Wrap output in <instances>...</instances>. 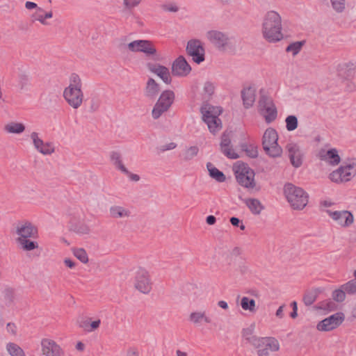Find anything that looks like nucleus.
Listing matches in <instances>:
<instances>
[{"instance_id":"obj_30","label":"nucleus","mask_w":356,"mask_h":356,"mask_svg":"<svg viewBox=\"0 0 356 356\" xmlns=\"http://www.w3.org/2000/svg\"><path fill=\"white\" fill-rule=\"evenodd\" d=\"M110 159L115 168L122 172H127V168L122 163L121 154L116 151L110 153Z\"/></svg>"},{"instance_id":"obj_42","label":"nucleus","mask_w":356,"mask_h":356,"mask_svg":"<svg viewBox=\"0 0 356 356\" xmlns=\"http://www.w3.org/2000/svg\"><path fill=\"white\" fill-rule=\"evenodd\" d=\"M241 306L245 311L255 312V301L253 299L243 297L241 300Z\"/></svg>"},{"instance_id":"obj_53","label":"nucleus","mask_w":356,"mask_h":356,"mask_svg":"<svg viewBox=\"0 0 356 356\" xmlns=\"http://www.w3.org/2000/svg\"><path fill=\"white\" fill-rule=\"evenodd\" d=\"M163 10L171 13H176L179 10V7L175 3H168L162 6Z\"/></svg>"},{"instance_id":"obj_45","label":"nucleus","mask_w":356,"mask_h":356,"mask_svg":"<svg viewBox=\"0 0 356 356\" xmlns=\"http://www.w3.org/2000/svg\"><path fill=\"white\" fill-rule=\"evenodd\" d=\"M141 3V0H123V8L125 10L132 11Z\"/></svg>"},{"instance_id":"obj_49","label":"nucleus","mask_w":356,"mask_h":356,"mask_svg":"<svg viewBox=\"0 0 356 356\" xmlns=\"http://www.w3.org/2000/svg\"><path fill=\"white\" fill-rule=\"evenodd\" d=\"M346 291L341 286L340 289L332 292V298L337 302H342L346 298Z\"/></svg>"},{"instance_id":"obj_62","label":"nucleus","mask_w":356,"mask_h":356,"mask_svg":"<svg viewBox=\"0 0 356 356\" xmlns=\"http://www.w3.org/2000/svg\"><path fill=\"white\" fill-rule=\"evenodd\" d=\"M25 8L28 10H32V9H34V8H36V10H38V8H39L38 6V5L34 3V2H32V1H26V3H25Z\"/></svg>"},{"instance_id":"obj_19","label":"nucleus","mask_w":356,"mask_h":356,"mask_svg":"<svg viewBox=\"0 0 356 356\" xmlns=\"http://www.w3.org/2000/svg\"><path fill=\"white\" fill-rule=\"evenodd\" d=\"M191 71V67L182 56H179L172 64V74L175 76H186Z\"/></svg>"},{"instance_id":"obj_58","label":"nucleus","mask_w":356,"mask_h":356,"mask_svg":"<svg viewBox=\"0 0 356 356\" xmlns=\"http://www.w3.org/2000/svg\"><path fill=\"white\" fill-rule=\"evenodd\" d=\"M89 325L90 322L88 320H81L79 321V326L88 332H89Z\"/></svg>"},{"instance_id":"obj_20","label":"nucleus","mask_w":356,"mask_h":356,"mask_svg":"<svg viewBox=\"0 0 356 356\" xmlns=\"http://www.w3.org/2000/svg\"><path fill=\"white\" fill-rule=\"evenodd\" d=\"M146 66L149 71L159 76L165 83H171L172 78L168 67L160 64L152 63H147Z\"/></svg>"},{"instance_id":"obj_41","label":"nucleus","mask_w":356,"mask_h":356,"mask_svg":"<svg viewBox=\"0 0 356 356\" xmlns=\"http://www.w3.org/2000/svg\"><path fill=\"white\" fill-rule=\"evenodd\" d=\"M318 290L314 289L307 292L303 297V302L307 306L312 305L316 300L318 295Z\"/></svg>"},{"instance_id":"obj_63","label":"nucleus","mask_w":356,"mask_h":356,"mask_svg":"<svg viewBox=\"0 0 356 356\" xmlns=\"http://www.w3.org/2000/svg\"><path fill=\"white\" fill-rule=\"evenodd\" d=\"M206 222L208 225H214L216 222V218L214 216L210 215L208 216L206 218Z\"/></svg>"},{"instance_id":"obj_2","label":"nucleus","mask_w":356,"mask_h":356,"mask_svg":"<svg viewBox=\"0 0 356 356\" xmlns=\"http://www.w3.org/2000/svg\"><path fill=\"white\" fill-rule=\"evenodd\" d=\"M69 86L63 90V97L67 103L74 109L79 108L83 102L82 81L80 76L72 73L69 79Z\"/></svg>"},{"instance_id":"obj_8","label":"nucleus","mask_w":356,"mask_h":356,"mask_svg":"<svg viewBox=\"0 0 356 356\" xmlns=\"http://www.w3.org/2000/svg\"><path fill=\"white\" fill-rule=\"evenodd\" d=\"M356 175V159H349L343 165L330 174V179L335 183L350 181Z\"/></svg>"},{"instance_id":"obj_22","label":"nucleus","mask_w":356,"mask_h":356,"mask_svg":"<svg viewBox=\"0 0 356 356\" xmlns=\"http://www.w3.org/2000/svg\"><path fill=\"white\" fill-rule=\"evenodd\" d=\"M286 149L292 165L295 168H299L302 163V159L298 145L294 143H289L286 145Z\"/></svg>"},{"instance_id":"obj_1","label":"nucleus","mask_w":356,"mask_h":356,"mask_svg":"<svg viewBox=\"0 0 356 356\" xmlns=\"http://www.w3.org/2000/svg\"><path fill=\"white\" fill-rule=\"evenodd\" d=\"M261 33L268 42L275 43L284 38L282 33V19L275 10L267 11L262 19Z\"/></svg>"},{"instance_id":"obj_29","label":"nucleus","mask_w":356,"mask_h":356,"mask_svg":"<svg viewBox=\"0 0 356 356\" xmlns=\"http://www.w3.org/2000/svg\"><path fill=\"white\" fill-rule=\"evenodd\" d=\"M189 321L194 325H199L204 321L206 323H210L211 320L207 316L205 312H191L188 317Z\"/></svg>"},{"instance_id":"obj_21","label":"nucleus","mask_w":356,"mask_h":356,"mask_svg":"<svg viewBox=\"0 0 356 356\" xmlns=\"http://www.w3.org/2000/svg\"><path fill=\"white\" fill-rule=\"evenodd\" d=\"M317 156L320 160L325 161L331 165H337L341 161L338 151L335 148L329 150L321 149L319 150Z\"/></svg>"},{"instance_id":"obj_38","label":"nucleus","mask_w":356,"mask_h":356,"mask_svg":"<svg viewBox=\"0 0 356 356\" xmlns=\"http://www.w3.org/2000/svg\"><path fill=\"white\" fill-rule=\"evenodd\" d=\"M275 106L273 103V99L266 95H261L260 97L259 101V112H261L267 108H271L272 106Z\"/></svg>"},{"instance_id":"obj_5","label":"nucleus","mask_w":356,"mask_h":356,"mask_svg":"<svg viewBox=\"0 0 356 356\" xmlns=\"http://www.w3.org/2000/svg\"><path fill=\"white\" fill-rule=\"evenodd\" d=\"M120 49L127 47L131 52H143L147 56H152L155 60H160V56L152 42L147 40H137L132 41L127 44L120 43L118 46Z\"/></svg>"},{"instance_id":"obj_18","label":"nucleus","mask_w":356,"mask_h":356,"mask_svg":"<svg viewBox=\"0 0 356 356\" xmlns=\"http://www.w3.org/2000/svg\"><path fill=\"white\" fill-rule=\"evenodd\" d=\"M327 213L333 220L343 227H349L354 220L353 214L346 210L334 211L327 210Z\"/></svg>"},{"instance_id":"obj_40","label":"nucleus","mask_w":356,"mask_h":356,"mask_svg":"<svg viewBox=\"0 0 356 356\" xmlns=\"http://www.w3.org/2000/svg\"><path fill=\"white\" fill-rule=\"evenodd\" d=\"M6 349L11 356H25L24 350L16 343H8Z\"/></svg>"},{"instance_id":"obj_13","label":"nucleus","mask_w":356,"mask_h":356,"mask_svg":"<svg viewBox=\"0 0 356 356\" xmlns=\"http://www.w3.org/2000/svg\"><path fill=\"white\" fill-rule=\"evenodd\" d=\"M344 320V314L341 312L335 313L321 321L316 329L321 332H329L339 327Z\"/></svg>"},{"instance_id":"obj_28","label":"nucleus","mask_w":356,"mask_h":356,"mask_svg":"<svg viewBox=\"0 0 356 356\" xmlns=\"http://www.w3.org/2000/svg\"><path fill=\"white\" fill-rule=\"evenodd\" d=\"M110 216L113 218H129L131 211L121 206H112L109 209Z\"/></svg>"},{"instance_id":"obj_46","label":"nucleus","mask_w":356,"mask_h":356,"mask_svg":"<svg viewBox=\"0 0 356 356\" xmlns=\"http://www.w3.org/2000/svg\"><path fill=\"white\" fill-rule=\"evenodd\" d=\"M74 255L82 263L88 262V257L86 250L83 248H78L74 250Z\"/></svg>"},{"instance_id":"obj_7","label":"nucleus","mask_w":356,"mask_h":356,"mask_svg":"<svg viewBox=\"0 0 356 356\" xmlns=\"http://www.w3.org/2000/svg\"><path fill=\"white\" fill-rule=\"evenodd\" d=\"M249 343L257 350L258 356H269L270 352L280 349L278 341L273 337L249 338Z\"/></svg>"},{"instance_id":"obj_50","label":"nucleus","mask_w":356,"mask_h":356,"mask_svg":"<svg viewBox=\"0 0 356 356\" xmlns=\"http://www.w3.org/2000/svg\"><path fill=\"white\" fill-rule=\"evenodd\" d=\"M3 296H4L5 300L8 304H11L15 299V290L12 288H6L3 291Z\"/></svg>"},{"instance_id":"obj_26","label":"nucleus","mask_w":356,"mask_h":356,"mask_svg":"<svg viewBox=\"0 0 356 356\" xmlns=\"http://www.w3.org/2000/svg\"><path fill=\"white\" fill-rule=\"evenodd\" d=\"M3 131L10 134H21L25 131V125L22 122L12 121L4 125Z\"/></svg>"},{"instance_id":"obj_15","label":"nucleus","mask_w":356,"mask_h":356,"mask_svg":"<svg viewBox=\"0 0 356 356\" xmlns=\"http://www.w3.org/2000/svg\"><path fill=\"white\" fill-rule=\"evenodd\" d=\"M30 138L33 142L34 148L40 154L43 155H51L55 152L54 144L51 142L44 143L43 140L40 138L38 132H31Z\"/></svg>"},{"instance_id":"obj_48","label":"nucleus","mask_w":356,"mask_h":356,"mask_svg":"<svg viewBox=\"0 0 356 356\" xmlns=\"http://www.w3.org/2000/svg\"><path fill=\"white\" fill-rule=\"evenodd\" d=\"M215 86L211 81L205 82L203 88L204 98H209L214 92Z\"/></svg>"},{"instance_id":"obj_52","label":"nucleus","mask_w":356,"mask_h":356,"mask_svg":"<svg viewBox=\"0 0 356 356\" xmlns=\"http://www.w3.org/2000/svg\"><path fill=\"white\" fill-rule=\"evenodd\" d=\"M333 8L339 13L342 12L345 8V0H330Z\"/></svg>"},{"instance_id":"obj_51","label":"nucleus","mask_w":356,"mask_h":356,"mask_svg":"<svg viewBox=\"0 0 356 356\" xmlns=\"http://www.w3.org/2000/svg\"><path fill=\"white\" fill-rule=\"evenodd\" d=\"M243 149L250 158H257L258 156L257 147L253 145H243Z\"/></svg>"},{"instance_id":"obj_23","label":"nucleus","mask_w":356,"mask_h":356,"mask_svg":"<svg viewBox=\"0 0 356 356\" xmlns=\"http://www.w3.org/2000/svg\"><path fill=\"white\" fill-rule=\"evenodd\" d=\"M230 144L231 140L229 136L223 134L220 142L221 151L229 159H236L238 158V155L230 147Z\"/></svg>"},{"instance_id":"obj_12","label":"nucleus","mask_w":356,"mask_h":356,"mask_svg":"<svg viewBox=\"0 0 356 356\" xmlns=\"http://www.w3.org/2000/svg\"><path fill=\"white\" fill-rule=\"evenodd\" d=\"M152 282L148 271L144 268H139L135 276L134 286L140 292L147 294L152 290Z\"/></svg>"},{"instance_id":"obj_25","label":"nucleus","mask_w":356,"mask_h":356,"mask_svg":"<svg viewBox=\"0 0 356 356\" xmlns=\"http://www.w3.org/2000/svg\"><path fill=\"white\" fill-rule=\"evenodd\" d=\"M244 106L246 108L251 107L255 101V90L251 87L244 88L241 91Z\"/></svg>"},{"instance_id":"obj_56","label":"nucleus","mask_w":356,"mask_h":356,"mask_svg":"<svg viewBox=\"0 0 356 356\" xmlns=\"http://www.w3.org/2000/svg\"><path fill=\"white\" fill-rule=\"evenodd\" d=\"M101 324V320L97 319L94 321H92L90 323L89 325V332H93L99 328V325Z\"/></svg>"},{"instance_id":"obj_16","label":"nucleus","mask_w":356,"mask_h":356,"mask_svg":"<svg viewBox=\"0 0 356 356\" xmlns=\"http://www.w3.org/2000/svg\"><path fill=\"white\" fill-rule=\"evenodd\" d=\"M209 40L220 51H223L230 44L228 35L218 31H209L207 33Z\"/></svg>"},{"instance_id":"obj_43","label":"nucleus","mask_w":356,"mask_h":356,"mask_svg":"<svg viewBox=\"0 0 356 356\" xmlns=\"http://www.w3.org/2000/svg\"><path fill=\"white\" fill-rule=\"evenodd\" d=\"M286 128L289 131L295 130L298 127V118L295 115H289L286 120Z\"/></svg>"},{"instance_id":"obj_61","label":"nucleus","mask_w":356,"mask_h":356,"mask_svg":"<svg viewBox=\"0 0 356 356\" xmlns=\"http://www.w3.org/2000/svg\"><path fill=\"white\" fill-rule=\"evenodd\" d=\"M7 331L10 332L12 334L16 333V326L14 323H8L6 326Z\"/></svg>"},{"instance_id":"obj_3","label":"nucleus","mask_w":356,"mask_h":356,"mask_svg":"<svg viewBox=\"0 0 356 356\" xmlns=\"http://www.w3.org/2000/svg\"><path fill=\"white\" fill-rule=\"evenodd\" d=\"M284 193L293 209L301 210L308 203V194L302 188L291 183H287L284 185Z\"/></svg>"},{"instance_id":"obj_31","label":"nucleus","mask_w":356,"mask_h":356,"mask_svg":"<svg viewBox=\"0 0 356 356\" xmlns=\"http://www.w3.org/2000/svg\"><path fill=\"white\" fill-rule=\"evenodd\" d=\"M53 16L52 11L45 12L43 8H38L36 12L32 15L34 20L40 22L43 25H49L47 19L51 18Z\"/></svg>"},{"instance_id":"obj_44","label":"nucleus","mask_w":356,"mask_h":356,"mask_svg":"<svg viewBox=\"0 0 356 356\" xmlns=\"http://www.w3.org/2000/svg\"><path fill=\"white\" fill-rule=\"evenodd\" d=\"M101 105V100L97 96H92L89 99V111L96 112L99 110Z\"/></svg>"},{"instance_id":"obj_60","label":"nucleus","mask_w":356,"mask_h":356,"mask_svg":"<svg viewBox=\"0 0 356 356\" xmlns=\"http://www.w3.org/2000/svg\"><path fill=\"white\" fill-rule=\"evenodd\" d=\"M124 173L129 177V178L130 179L131 181H138L140 180L139 175H138L136 174H133L131 172H129L128 170H127V172H124Z\"/></svg>"},{"instance_id":"obj_4","label":"nucleus","mask_w":356,"mask_h":356,"mask_svg":"<svg viewBox=\"0 0 356 356\" xmlns=\"http://www.w3.org/2000/svg\"><path fill=\"white\" fill-rule=\"evenodd\" d=\"M222 109L218 106H213L209 104H204L200 108L202 120L207 124L208 129L212 134H216L222 127L221 120L218 115Z\"/></svg>"},{"instance_id":"obj_9","label":"nucleus","mask_w":356,"mask_h":356,"mask_svg":"<svg viewBox=\"0 0 356 356\" xmlns=\"http://www.w3.org/2000/svg\"><path fill=\"white\" fill-rule=\"evenodd\" d=\"M175 100L173 91L164 90L160 95L152 111V115L154 120L159 119L163 113L168 111Z\"/></svg>"},{"instance_id":"obj_35","label":"nucleus","mask_w":356,"mask_h":356,"mask_svg":"<svg viewBox=\"0 0 356 356\" xmlns=\"http://www.w3.org/2000/svg\"><path fill=\"white\" fill-rule=\"evenodd\" d=\"M260 113L263 115L266 122L268 124L273 122L277 116V111L275 106L271 108H267V109L260 112Z\"/></svg>"},{"instance_id":"obj_6","label":"nucleus","mask_w":356,"mask_h":356,"mask_svg":"<svg viewBox=\"0 0 356 356\" xmlns=\"http://www.w3.org/2000/svg\"><path fill=\"white\" fill-rule=\"evenodd\" d=\"M278 135L273 128H268L262 137V146L266 154L271 157L280 156L282 149L277 143Z\"/></svg>"},{"instance_id":"obj_32","label":"nucleus","mask_w":356,"mask_h":356,"mask_svg":"<svg viewBox=\"0 0 356 356\" xmlns=\"http://www.w3.org/2000/svg\"><path fill=\"white\" fill-rule=\"evenodd\" d=\"M70 230L78 234H88L90 232L89 227L83 222H71Z\"/></svg>"},{"instance_id":"obj_59","label":"nucleus","mask_w":356,"mask_h":356,"mask_svg":"<svg viewBox=\"0 0 356 356\" xmlns=\"http://www.w3.org/2000/svg\"><path fill=\"white\" fill-rule=\"evenodd\" d=\"M291 307L293 308V312L291 313L290 316H291V318H295L298 316V313H297V311H298L297 302L296 301H293V302H291Z\"/></svg>"},{"instance_id":"obj_27","label":"nucleus","mask_w":356,"mask_h":356,"mask_svg":"<svg viewBox=\"0 0 356 356\" xmlns=\"http://www.w3.org/2000/svg\"><path fill=\"white\" fill-rule=\"evenodd\" d=\"M243 202L254 215H259L264 209L261 202L256 198L242 199Z\"/></svg>"},{"instance_id":"obj_10","label":"nucleus","mask_w":356,"mask_h":356,"mask_svg":"<svg viewBox=\"0 0 356 356\" xmlns=\"http://www.w3.org/2000/svg\"><path fill=\"white\" fill-rule=\"evenodd\" d=\"M234 171L238 183L248 188L255 186L254 172L245 163H239L234 166Z\"/></svg>"},{"instance_id":"obj_24","label":"nucleus","mask_w":356,"mask_h":356,"mask_svg":"<svg viewBox=\"0 0 356 356\" xmlns=\"http://www.w3.org/2000/svg\"><path fill=\"white\" fill-rule=\"evenodd\" d=\"M160 91L159 85L152 78H149L145 88V95L150 99H154Z\"/></svg>"},{"instance_id":"obj_17","label":"nucleus","mask_w":356,"mask_h":356,"mask_svg":"<svg viewBox=\"0 0 356 356\" xmlns=\"http://www.w3.org/2000/svg\"><path fill=\"white\" fill-rule=\"evenodd\" d=\"M41 350L44 356H65V351L60 346L50 339H42Z\"/></svg>"},{"instance_id":"obj_57","label":"nucleus","mask_w":356,"mask_h":356,"mask_svg":"<svg viewBox=\"0 0 356 356\" xmlns=\"http://www.w3.org/2000/svg\"><path fill=\"white\" fill-rule=\"evenodd\" d=\"M243 337L246 341L249 343V338H258L257 337L252 334V331L250 329L244 330L243 332Z\"/></svg>"},{"instance_id":"obj_55","label":"nucleus","mask_w":356,"mask_h":356,"mask_svg":"<svg viewBox=\"0 0 356 356\" xmlns=\"http://www.w3.org/2000/svg\"><path fill=\"white\" fill-rule=\"evenodd\" d=\"M177 147V144L175 143H170L168 144L161 146L159 149L160 152H163L168 150H171Z\"/></svg>"},{"instance_id":"obj_39","label":"nucleus","mask_w":356,"mask_h":356,"mask_svg":"<svg viewBox=\"0 0 356 356\" xmlns=\"http://www.w3.org/2000/svg\"><path fill=\"white\" fill-rule=\"evenodd\" d=\"M305 44V40L292 42L286 47V51L291 52L293 56H296L300 51Z\"/></svg>"},{"instance_id":"obj_33","label":"nucleus","mask_w":356,"mask_h":356,"mask_svg":"<svg viewBox=\"0 0 356 356\" xmlns=\"http://www.w3.org/2000/svg\"><path fill=\"white\" fill-rule=\"evenodd\" d=\"M207 168L211 177L216 179L218 182H223L225 181L226 177L223 172L214 167L212 163H207Z\"/></svg>"},{"instance_id":"obj_36","label":"nucleus","mask_w":356,"mask_h":356,"mask_svg":"<svg viewBox=\"0 0 356 356\" xmlns=\"http://www.w3.org/2000/svg\"><path fill=\"white\" fill-rule=\"evenodd\" d=\"M198 152L199 148L197 146H191L184 151L181 156L184 161H188L195 157Z\"/></svg>"},{"instance_id":"obj_47","label":"nucleus","mask_w":356,"mask_h":356,"mask_svg":"<svg viewBox=\"0 0 356 356\" xmlns=\"http://www.w3.org/2000/svg\"><path fill=\"white\" fill-rule=\"evenodd\" d=\"M341 288L343 289L346 293L354 294L356 293V280H351L347 283L341 285Z\"/></svg>"},{"instance_id":"obj_14","label":"nucleus","mask_w":356,"mask_h":356,"mask_svg":"<svg viewBox=\"0 0 356 356\" xmlns=\"http://www.w3.org/2000/svg\"><path fill=\"white\" fill-rule=\"evenodd\" d=\"M16 234L19 236L17 240L38 237V228L29 221L19 222L16 226Z\"/></svg>"},{"instance_id":"obj_64","label":"nucleus","mask_w":356,"mask_h":356,"mask_svg":"<svg viewBox=\"0 0 356 356\" xmlns=\"http://www.w3.org/2000/svg\"><path fill=\"white\" fill-rule=\"evenodd\" d=\"M65 264L70 268H73L75 266V263L72 259L66 258L64 260Z\"/></svg>"},{"instance_id":"obj_34","label":"nucleus","mask_w":356,"mask_h":356,"mask_svg":"<svg viewBox=\"0 0 356 356\" xmlns=\"http://www.w3.org/2000/svg\"><path fill=\"white\" fill-rule=\"evenodd\" d=\"M31 238L17 240L19 248L24 251H31L38 248V243L35 241H32Z\"/></svg>"},{"instance_id":"obj_54","label":"nucleus","mask_w":356,"mask_h":356,"mask_svg":"<svg viewBox=\"0 0 356 356\" xmlns=\"http://www.w3.org/2000/svg\"><path fill=\"white\" fill-rule=\"evenodd\" d=\"M126 356H139V351L137 347L130 346L126 350Z\"/></svg>"},{"instance_id":"obj_37","label":"nucleus","mask_w":356,"mask_h":356,"mask_svg":"<svg viewBox=\"0 0 356 356\" xmlns=\"http://www.w3.org/2000/svg\"><path fill=\"white\" fill-rule=\"evenodd\" d=\"M31 86L29 76L21 73L18 76V87L20 90H28Z\"/></svg>"},{"instance_id":"obj_11","label":"nucleus","mask_w":356,"mask_h":356,"mask_svg":"<svg viewBox=\"0 0 356 356\" xmlns=\"http://www.w3.org/2000/svg\"><path fill=\"white\" fill-rule=\"evenodd\" d=\"M186 53L192 57V60L200 64L205 60V49L202 42L197 39L190 40L187 42Z\"/></svg>"}]
</instances>
